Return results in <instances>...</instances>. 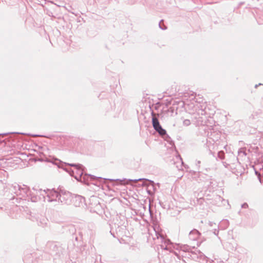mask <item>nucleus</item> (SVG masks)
<instances>
[{
	"instance_id": "1",
	"label": "nucleus",
	"mask_w": 263,
	"mask_h": 263,
	"mask_svg": "<svg viewBox=\"0 0 263 263\" xmlns=\"http://www.w3.org/2000/svg\"><path fill=\"white\" fill-rule=\"evenodd\" d=\"M54 163L59 167L67 171L71 176H74L77 179H78V177H80L83 174V168L81 164L66 163L58 159L55 160Z\"/></svg>"
},
{
	"instance_id": "2",
	"label": "nucleus",
	"mask_w": 263,
	"mask_h": 263,
	"mask_svg": "<svg viewBox=\"0 0 263 263\" xmlns=\"http://www.w3.org/2000/svg\"><path fill=\"white\" fill-rule=\"evenodd\" d=\"M72 196V195L69 192L64 190H60L59 201L69 204L71 202Z\"/></svg>"
},
{
	"instance_id": "3",
	"label": "nucleus",
	"mask_w": 263,
	"mask_h": 263,
	"mask_svg": "<svg viewBox=\"0 0 263 263\" xmlns=\"http://www.w3.org/2000/svg\"><path fill=\"white\" fill-rule=\"evenodd\" d=\"M48 201H59L60 192L54 190H48L46 191Z\"/></svg>"
},
{
	"instance_id": "4",
	"label": "nucleus",
	"mask_w": 263,
	"mask_h": 263,
	"mask_svg": "<svg viewBox=\"0 0 263 263\" xmlns=\"http://www.w3.org/2000/svg\"><path fill=\"white\" fill-rule=\"evenodd\" d=\"M152 124L154 129L161 135L163 136L166 134V131L163 129L160 125L158 119L153 117L152 118Z\"/></svg>"
},
{
	"instance_id": "5",
	"label": "nucleus",
	"mask_w": 263,
	"mask_h": 263,
	"mask_svg": "<svg viewBox=\"0 0 263 263\" xmlns=\"http://www.w3.org/2000/svg\"><path fill=\"white\" fill-rule=\"evenodd\" d=\"M84 202V198L81 196L76 195L72 196L71 202L74 206H80Z\"/></svg>"
},
{
	"instance_id": "6",
	"label": "nucleus",
	"mask_w": 263,
	"mask_h": 263,
	"mask_svg": "<svg viewBox=\"0 0 263 263\" xmlns=\"http://www.w3.org/2000/svg\"><path fill=\"white\" fill-rule=\"evenodd\" d=\"M200 233L197 230L191 231L189 234L190 239L193 240H197L200 236Z\"/></svg>"
},
{
	"instance_id": "7",
	"label": "nucleus",
	"mask_w": 263,
	"mask_h": 263,
	"mask_svg": "<svg viewBox=\"0 0 263 263\" xmlns=\"http://www.w3.org/2000/svg\"><path fill=\"white\" fill-rule=\"evenodd\" d=\"M183 123L186 125H189L190 124V121L189 120H185L183 121Z\"/></svg>"
},
{
	"instance_id": "8",
	"label": "nucleus",
	"mask_w": 263,
	"mask_h": 263,
	"mask_svg": "<svg viewBox=\"0 0 263 263\" xmlns=\"http://www.w3.org/2000/svg\"><path fill=\"white\" fill-rule=\"evenodd\" d=\"M142 179H136V180H133L135 182H137L138 181H139V180H141Z\"/></svg>"
},
{
	"instance_id": "9",
	"label": "nucleus",
	"mask_w": 263,
	"mask_h": 263,
	"mask_svg": "<svg viewBox=\"0 0 263 263\" xmlns=\"http://www.w3.org/2000/svg\"><path fill=\"white\" fill-rule=\"evenodd\" d=\"M246 205H247V204H244L242 205V207L243 208H245Z\"/></svg>"
},
{
	"instance_id": "10",
	"label": "nucleus",
	"mask_w": 263,
	"mask_h": 263,
	"mask_svg": "<svg viewBox=\"0 0 263 263\" xmlns=\"http://www.w3.org/2000/svg\"><path fill=\"white\" fill-rule=\"evenodd\" d=\"M159 26H160V27L161 29H165V28H162V27H161V24H160V23L159 24Z\"/></svg>"
}]
</instances>
